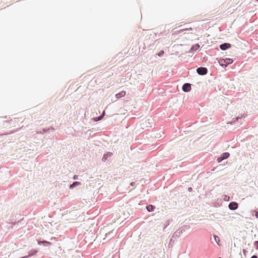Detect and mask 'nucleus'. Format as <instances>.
Here are the masks:
<instances>
[{
  "label": "nucleus",
  "instance_id": "1",
  "mask_svg": "<svg viewBox=\"0 0 258 258\" xmlns=\"http://www.w3.org/2000/svg\"><path fill=\"white\" fill-rule=\"evenodd\" d=\"M233 62V60L231 58H220L218 62L222 67L226 68L228 64H231Z\"/></svg>",
  "mask_w": 258,
  "mask_h": 258
},
{
  "label": "nucleus",
  "instance_id": "2",
  "mask_svg": "<svg viewBox=\"0 0 258 258\" xmlns=\"http://www.w3.org/2000/svg\"><path fill=\"white\" fill-rule=\"evenodd\" d=\"M185 231V229L183 227H181L176 230L173 234L172 238H178L180 236L183 232Z\"/></svg>",
  "mask_w": 258,
  "mask_h": 258
},
{
  "label": "nucleus",
  "instance_id": "3",
  "mask_svg": "<svg viewBox=\"0 0 258 258\" xmlns=\"http://www.w3.org/2000/svg\"><path fill=\"white\" fill-rule=\"evenodd\" d=\"M197 72L200 75H205L208 73V69L205 67H199L197 69Z\"/></svg>",
  "mask_w": 258,
  "mask_h": 258
},
{
  "label": "nucleus",
  "instance_id": "4",
  "mask_svg": "<svg viewBox=\"0 0 258 258\" xmlns=\"http://www.w3.org/2000/svg\"><path fill=\"white\" fill-rule=\"evenodd\" d=\"M238 207V204L236 202H231L229 204L228 208L231 210H235Z\"/></svg>",
  "mask_w": 258,
  "mask_h": 258
},
{
  "label": "nucleus",
  "instance_id": "5",
  "mask_svg": "<svg viewBox=\"0 0 258 258\" xmlns=\"http://www.w3.org/2000/svg\"><path fill=\"white\" fill-rule=\"evenodd\" d=\"M183 91L185 92H188L191 90V84L188 83H184L182 87Z\"/></svg>",
  "mask_w": 258,
  "mask_h": 258
},
{
  "label": "nucleus",
  "instance_id": "6",
  "mask_svg": "<svg viewBox=\"0 0 258 258\" xmlns=\"http://www.w3.org/2000/svg\"><path fill=\"white\" fill-rule=\"evenodd\" d=\"M231 46V44L228 43H224L220 45V48L222 50H226Z\"/></svg>",
  "mask_w": 258,
  "mask_h": 258
},
{
  "label": "nucleus",
  "instance_id": "7",
  "mask_svg": "<svg viewBox=\"0 0 258 258\" xmlns=\"http://www.w3.org/2000/svg\"><path fill=\"white\" fill-rule=\"evenodd\" d=\"M200 46L199 44H196L191 46L190 50H189V53H193L194 52L197 51L199 48Z\"/></svg>",
  "mask_w": 258,
  "mask_h": 258
},
{
  "label": "nucleus",
  "instance_id": "8",
  "mask_svg": "<svg viewBox=\"0 0 258 258\" xmlns=\"http://www.w3.org/2000/svg\"><path fill=\"white\" fill-rule=\"evenodd\" d=\"M126 94V92L125 91H121L120 92L117 93L115 95V97L116 99H119L123 96H124Z\"/></svg>",
  "mask_w": 258,
  "mask_h": 258
},
{
  "label": "nucleus",
  "instance_id": "9",
  "mask_svg": "<svg viewBox=\"0 0 258 258\" xmlns=\"http://www.w3.org/2000/svg\"><path fill=\"white\" fill-rule=\"evenodd\" d=\"M38 244L39 245L42 244L45 246H47L51 244V243L45 240L39 241Z\"/></svg>",
  "mask_w": 258,
  "mask_h": 258
},
{
  "label": "nucleus",
  "instance_id": "10",
  "mask_svg": "<svg viewBox=\"0 0 258 258\" xmlns=\"http://www.w3.org/2000/svg\"><path fill=\"white\" fill-rule=\"evenodd\" d=\"M104 115H105V111H103V112H102L101 115H100V116H99L97 117L93 118V120L95 121H98L99 120H101L103 118Z\"/></svg>",
  "mask_w": 258,
  "mask_h": 258
},
{
  "label": "nucleus",
  "instance_id": "11",
  "mask_svg": "<svg viewBox=\"0 0 258 258\" xmlns=\"http://www.w3.org/2000/svg\"><path fill=\"white\" fill-rule=\"evenodd\" d=\"M146 209L148 212H153L154 211L155 207L153 205H149L146 207Z\"/></svg>",
  "mask_w": 258,
  "mask_h": 258
},
{
  "label": "nucleus",
  "instance_id": "12",
  "mask_svg": "<svg viewBox=\"0 0 258 258\" xmlns=\"http://www.w3.org/2000/svg\"><path fill=\"white\" fill-rule=\"evenodd\" d=\"M81 184V183L79 181H75L72 184H71L70 185V188L71 189H72L73 188H74L75 187L78 186V185H79Z\"/></svg>",
  "mask_w": 258,
  "mask_h": 258
},
{
  "label": "nucleus",
  "instance_id": "13",
  "mask_svg": "<svg viewBox=\"0 0 258 258\" xmlns=\"http://www.w3.org/2000/svg\"><path fill=\"white\" fill-rule=\"evenodd\" d=\"M111 155H112V153H110V152L104 154L102 159V161H105L107 159L108 157L109 156H110Z\"/></svg>",
  "mask_w": 258,
  "mask_h": 258
},
{
  "label": "nucleus",
  "instance_id": "14",
  "mask_svg": "<svg viewBox=\"0 0 258 258\" xmlns=\"http://www.w3.org/2000/svg\"><path fill=\"white\" fill-rule=\"evenodd\" d=\"M229 156L230 154L228 152H225L221 155L223 160L227 159Z\"/></svg>",
  "mask_w": 258,
  "mask_h": 258
},
{
  "label": "nucleus",
  "instance_id": "15",
  "mask_svg": "<svg viewBox=\"0 0 258 258\" xmlns=\"http://www.w3.org/2000/svg\"><path fill=\"white\" fill-rule=\"evenodd\" d=\"M37 252V250L35 249L31 250L29 251V254L27 256L29 257L35 254Z\"/></svg>",
  "mask_w": 258,
  "mask_h": 258
},
{
  "label": "nucleus",
  "instance_id": "16",
  "mask_svg": "<svg viewBox=\"0 0 258 258\" xmlns=\"http://www.w3.org/2000/svg\"><path fill=\"white\" fill-rule=\"evenodd\" d=\"M49 128H43L42 131H39L37 132V134H43L46 133Z\"/></svg>",
  "mask_w": 258,
  "mask_h": 258
},
{
  "label": "nucleus",
  "instance_id": "17",
  "mask_svg": "<svg viewBox=\"0 0 258 258\" xmlns=\"http://www.w3.org/2000/svg\"><path fill=\"white\" fill-rule=\"evenodd\" d=\"M214 239H215V241H216V242L219 245V242L220 241L219 237L216 235H214Z\"/></svg>",
  "mask_w": 258,
  "mask_h": 258
},
{
  "label": "nucleus",
  "instance_id": "18",
  "mask_svg": "<svg viewBox=\"0 0 258 258\" xmlns=\"http://www.w3.org/2000/svg\"><path fill=\"white\" fill-rule=\"evenodd\" d=\"M164 52L163 50H161L158 53V55L160 57L162 56L163 54H164Z\"/></svg>",
  "mask_w": 258,
  "mask_h": 258
},
{
  "label": "nucleus",
  "instance_id": "19",
  "mask_svg": "<svg viewBox=\"0 0 258 258\" xmlns=\"http://www.w3.org/2000/svg\"><path fill=\"white\" fill-rule=\"evenodd\" d=\"M223 160V159L222 158V157L221 156L219 157H218L217 159V162L218 163L222 162Z\"/></svg>",
  "mask_w": 258,
  "mask_h": 258
},
{
  "label": "nucleus",
  "instance_id": "20",
  "mask_svg": "<svg viewBox=\"0 0 258 258\" xmlns=\"http://www.w3.org/2000/svg\"><path fill=\"white\" fill-rule=\"evenodd\" d=\"M229 199H230V198H229V196H227V195H225V196H224V200L225 201H229Z\"/></svg>",
  "mask_w": 258,
  "mask_h": 258
},
{
  "label": "nucleus",
  "instance_id": "21",
  "mask_svg": "<svg viewBox=\"0 0 258 258\" xmlns=\"http://www.w3.org/2000/svg\"><path fill=\"white\" fill-rule=\"evenodd\" d=\"M192 30V28H187V29H184L180 30L179 31V32H183L184 30Z\"/></svg>",
  "mask_w": 258,
  "mask_h": 258
},
{
  "label": "nucleus",
  "instance_id": "22",
  "mask_svg": "<svg viewBox=\"0 0 258 258\" xmlns=\"http://www.w3.org/2000/svg\"><path fill=\"white\" fill-rule=\"evenodd\" d=\"M245 115H242L241 117H237L236 118H235V120H234L233 121V122H234L235 121H238L239 119H240L241 117H245Z\"/></svg>",
  "mask_w": 258,
  "mask_h": 258
},
{
  "label": "nucleus",
  "instance_id": "23",
  "mask_svg": "<svg viewBox=\"0 0 258 258\" xmlns=\"http://www.w3.org/2000/svg\"><path fill=\"white\" fill-rule=\"evenodd\" d=\"M254 245L255 246L256 249H258V241H255L254 242Z\"/></svg>",
  "mask_w": 258,
  "mask_h": 258
},
{
  "label": "nucleus",
  "instance_id": "24",
  "mask_svg": "<svg viewBox=\"0 0 258 258\" xmlns=\"http://www.w3.org/2000/svg\"><path fill=\"white\" fill-rule=\"evenodd\" d=\"M170 221H168L166 222V224L164 227V229H165L169 225Z\"/></svg>",
  "mask_w": 258,
  "mask_h": 258
},
{
  "label": "nucleus",
  "instance_id": "25",
  "mask_svg": "<svg viewBox=\"0 0 258 258\" xmlns=\"http://www.w3.org/2000/svg\"><path fill=\"white\" fill-rule=\"evenodd\" d=\"M242 251H243V253L244 255L245 256H246V253H247V251L246 249H243Z\"/></svg>",
  "mask_w": 258,
  "mask_h": 258
},
{
  "label": "nucleus",
  "instance_id": "26",
  "mask_svg": "<svg viewBox=\"0 0 258 258\" xmlns=\"http://www.w3.org/2000/svg\"><path fill=\"white\" fill-rule=\"evenodd\" d=\"M78 176L77 175H75L73 177V179H78Z\"/></svg>",
  "mask_w": 258,
  "mask_h": 258
},
{
  "label": "nucleus",
  "instance_id": "27",
  "mask_svg": "<svg viewBox=\"0 0 258 258\" xmlns=\"http://www.w3.org/2000/svg\"><path fill=\"white\" fill-rule=\"evenodd\" d=\"M255 216L256 218H258V211L255 212Z\"/></svg>",
  "mask_w": 258,
  "mask_h": 258
},
{
  "label": "nucleus",
  "instance_id": "28",
  "mask_svg": "<svg viewBox=\"0 0 258 258\" xmlns=\"http://www.w3.org/2000/svg\"><path fill=\"white\" fill-rule=\"evenodd\" d=\"M250 258H257V256L256 255H253Z\"/></svg>",
  "mask_w": 258,
  "mask_h": 258
},
{
  "label": "nucleus",
  "instance_id": "29",
  "mask_svg": "<svg viewBox=\"0 0 258 258\" xmlns=\"http://www.w3.org/2000/svg\"><path fill=\"white\" fill-rule=\"evenodd\" d=\"M135 182H131V183H130V185H131V186H134V184H135Z\"/></svg>",
  "mask_w": 258,
  "mask_h": 258
},
{
  "label": "nucleus",
  "instance_id": "30",
  "mask_svg": "<svg viewBox=\"0 0 258 258\" xmlns=\"http://www.w3.org/2000/svg\"><path fill=\"white\" fill-rule=\"evenodd\" d=\"M28 257H29V256L26 255V256H22V257H21L20 258H28Z\"/></svg>",
  "mask_w": 258,
  "mask_h": 258
},
{
  "label": "nucleus",
  "instance_id": "31",
  "mask_svg": "<svg viewBox=\"0 0 258 258\" xmlns=\"http://www.w3.org/2000/svg\"><path fill=\"white\" fill-rule=\"evenodd\" d=\"M188 190H189V191H191V190H192V188H191V187H189V188H188Z\"/></svg>",
  "mask_w": 258,
  "mask_h": 258
},
{
  "label": "nucleus",
  "instance_id": "32",
  "mask_svg": "<svg viewBox=\"0 0 258 258\" xmlns=\"http://www.w3.org/2000/svg\"><path fill=\"white\" fill-rule=\"evenodd\" d=\"M173 238H172V237L171 238V239H170V242H172V241H174V240H173Z\"/></svg>",
  "mask_w": 258,
  "mask_h": 258
},
{
  "label": "nucleus",
  "instance_id": "33",
  "mask_svg": "<svg viewBox=\"0 0 258 258\" xmlns=\"http://www.w3.org/2000/svg\"><path fill=\"white\" fill-rule=\"evenodd\" d=\"M218 258H221V257H218Z\"/></svg>",
  "mask_w": 258,
  "mask_h": 258
},
{
  "label": "nucleus",
  "instance_id": "34",
  "mask_svg": "<svg viewBox=\"0 0 258 258\" xmlns=\"http://www.w3.org/2000/svg\"><path fill=\"white\" fill-rule=\"evenodd\" d=\"M258 1V0H257Z\"/></svg>",
  "mask_w": 258,
  "mask_h": 258
}]
</instances>
